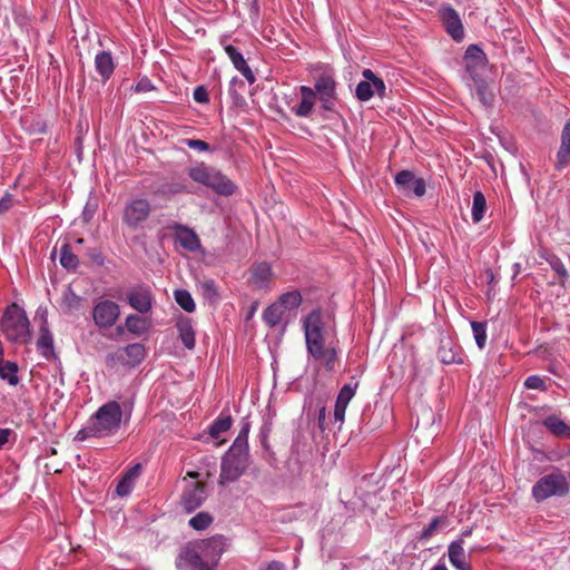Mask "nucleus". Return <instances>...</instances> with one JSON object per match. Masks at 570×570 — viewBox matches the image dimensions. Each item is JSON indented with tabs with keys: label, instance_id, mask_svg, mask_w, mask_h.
Wrapping results in <instances>:
<instances>
[{
	"label": "nucleus",
	"instance_id": "49",
	"mask_svg": "<svg viewBox=\"0 0 570 570\" xmlns=\"http://www.w3.org/2000/svg\"><path fill=\"white\" fill-rule=\"evenodd\" d=\"M132 490V483L129 478L122 476V479L118 482L116 487V492L120 497L128 495Z\"/></svg>",
	"mask_w": 570,
	"mask_h": 570
},
{
	"label": "nucleus",
	"instance_id": "54",
	"mask_svg": "<svg viewBox=\"0 0 570 570\" xmlns=\"http://www.w3.org/2000/svg\"><path fill=\"white\" fill-rule=\"evenodd\" d=\"M153 88H154V85L151 83V81L148 78H142L136 83L135 91L147 92V91L151 90Z\"/></svg>",
	"mask_w": 570,
	"mask_h": 570
},
{
	"label": "nucleus",
	"instance_id": "37",
	"mask_svg": "<svg viewBox=\"0 0 570 570\" xmlns=\"http://www.w3.org/2000/svg\"><path fill=\"white\" fill-rule=\"evenodd\" d=\"M60 264L68 271H75L79 265V259L75 255L68 244H63L60 248Z\"/></svg>",
	"mask_w": 570,
	"mask_h": 570
},
{
	"label": "nucleus",
	"instance_id": "38",
	"mask_svg": "<svg viewBox=\"0 0 570 570\" xmlns=\"http://www.w3.org/2000/svg\"><path fill=\"white\" fill-rule=\"evenodd\" d=\"M81 305V297L76 294L71 285H68L62 293V306L68 312L79 309Z\"/></svg>",
	"mask_w": 570,
	"mask_h": 570
},
{
	"label": "nucleus",
	"instance_id": "25",
	"mask_svg": "<svg viewBox=\"0 0 570 570\" xmlns=\"http://www.w3.org/2000/svg\"><path fill=\"white\" fill-rule=\"evenodd\" d=\"M124 354L126 358L122 360V363L129 367H136L145 358V346L140 343L128 344L124 347Z\"/></svg>",
	"mask_w": 570,
	"mask_h": 570
},
{
	"label": "nucleus",
	"instance_id": "63",
	"mask_svg": "<svg viewBox=\"0 0 570 570\" xmlns=\"http://www.w3.org/2000/svg\"><path fill=\"white\" fill-rule=\"evenodd\" d=\"M512 269H513V278H515L521 272V264L514 263L512 266Z\"/></svg>",
	"mask_w": 570,
	"mask_h": 570
},
{
	"label": "nucleus",
	"instance_id": "46",
	"mask_svg": "<svg viewBox=\"0 0 570 570\" xmlns=\"http://www.w3.org/2000/svg\"><path fill=\"white\" fill-rule=\"evenodd\" d=\"M440 523H445V518L435 517L431 522L422 530L420 538L426 540L433 535Z\"/></svg>",
	"mask_w": 570,
	"mask_h": 570
},
{
	"label": "nucleus",
	"instance_id": "41",
	"mask_svg": "<svg viewBox=\"0 0 570 570\" xmlns=\"http://www.w3.org/2000/svg\"><path fill=\"white\" fill-rule=\"evenodd\" d=\"M473 81H474V91L478 95L480 101L485 106L491 105L492 97L488 92L487 82L480 77H473Z\"/></svg>",
	"mask_w": 570,
	"mask_h": 570
},
{
	"label": "nucleus",
	"instance_id": "50",
	"mask_svg": "<svg viewBox=\"0 0 570 570\" xmlns=\"http://www.w3.org/2000/svg\"><path fill=\"white\" fill-rule=\"evenodd\" d=\"M184 142L190 149L198 150L202 153L208 151L210 149L209 145L200 139H185Z\"/></svg>",
	"mask_w": 570,
	"mask_h": 570
},
{
	"label": "nucleus",
	"instance_id": "53",
	"mask_svg": "<svg viewBox=\"0 0 570 570\" xmlns=\"http://www.w3.org/2000/svg\"><path fill=\"white\" fill-rule=\"evenodd\" d=\"M13 206V196L6 193L0 199V214L7 213Z\"/></svg>",
	"mask_w": 570,
	"mask_h": 570
},
{
	"label": "nucleus",
	"instance_id": "64",
	"mask_svg": "<svg viewBox=\"0 0 570 570\" xmlns=\"http://www.w3.org/2000/svg\"><path fill=\"white\" fill-rule=\"evenodd\" d=\"M431 570H448L444 563L439 562L436 563Z\"/></svg>",
	"mask_w": 570,
	"mask_h": 570
},
{
	"label": "nucleus",
	"instance_id": "5",
	"mask_svg": "<svg viewBox=\"0 0 570 570\" xmlns=\"http://www.w3.org/2000/svg\"><path fill=\"white\" fill-rule=\"evenodd\" d=\"M570 490L568 476L558 468L541 476L532 487L531 494L537 502L552 497H563Z\"/></svg>",
	"mask_w": 570,
	"mask_h": 570
},
{
	"label": "nucleus",
	"instance_id": "40",
	"mask_svg": "<svg viewBox=\"0 0 570 570\" xmlns=\"http://www.w3.org/2000/svg\"><path fill=\"white\" fill-rule=\"evenodd\" d=\"M176 303L186 312L191 313L196 308V304L190 293L186 289H177L175 292Z\"/></svg>",
	"mask_w": 570,
	"mask_h": 570
},
{
	"label": "nucleus",
	"instance_id": "48",
	"mask_svg": "<svg viewBox=\"0 0 570 570\" xmlns=\"http://www.w3.org/2000/svg\"><path fill=\"white\" fill-rule=\"evenodd\" d=\"M524 386L532 390H544V381L538 375H530L525 379Z\"/></svg>",
	"mask_w": 570,
	"mask_h": 570
},
{
	"label": "nucleus",
	"instance_id": "2",
	"mask_svg": "<svg viewBox=\"0 0 570 570\" xmlns=\"http://www.w3.org/2000/svg\"><path fill=\"white\" fill-rule=\"evenodd\" d=\"M134 410V401L127 400L119 403L110 400L100 405L89 416L86 424L77 432L76 440L112 438L130 422Z\"/></svg>",
	"mask_w": 570,
	"mask_h": 570
},
{
	"label": "nucleus",
	"instance_id": "45",
	"mask_svg": "<svg viewBox=\"0 0 570 570\" xmlns=\"http://www.w3.org/2000/svg\"><path fill=\"white\" fill-rule=\"evenodd\" d=\"M315 105V99H302V101L292 108V111L298 117H308Z\"/></svg>",
	"mask_w": 570,
	"mask_h": 570
},
{
	"label": "nucleus",
	"instance_id": "52",
	"mask_svg": "<svg viewBox=\"0 0 570 570\" xmlns=\"http://www.w3.org/2000/svg\"><path fill=\"white\" fill-rule=\"evenodd\" d=\"M87 256L91 262L97 265H102L105 263V258L101 252L97 247H90L87 249Z\"/></svg>",
	"mask_w": 570,
	"mask_h": 570
},
{
	"label": "nucleus",
	"instance_id": "33",
	"mask_svg": "<svg viewBox=\"0 0 570 570\" xmlns=\"http://www.w3.org/2000/svg\"><path fill=\"white\" fill-rule=\"evenodd\" d=\"M487 210V199L482 191L478 190L473 194L471 216L473 223H480Z\"/></svg>",
	"mask_w": 570,
	"mask_h": 570
},
{
	"label": "nucleus",
	"instance_id": "10",
	"mask_svg": "<svg viewBox=\"0 0 570 570\" xmlns=\"http://www.w3.org/2000/svg\"><path fill=\"white\" fill-rule=\"evenodd\" d=\"M120 315L119 305L110 299H102L95 304L92 308V318L99 328H110L118 321Z\"/></svg>",
	"mask_w": 570,
	"mask_h": 570
},
{
	"label": "nucleus",
	"instance_id": "42",
	"mask_svg": "<svg viewBox=\"0 0 570 570\" xmlns=\"http://www.w3.org/2000/svg\"><path fill=\"white\" fill-rule=\"evenodd\" d=\"M471 327L473 332V336L475 340V344L480 350H483L487 344V326L481 322H471Z\"/></svg>",
	"mask_w": 570,
	"mask_h": 570
},
{
	"label": "nucleus",
	"instance_id": "62",
	"mask_svg": "<svg viewBox=\"0 0 570 570\" xmlns=\"http://www.w3.org/2000/svg\"><path fill=\"white\" fill-rule=\"evenodd\" d=\"M181 191H185V186L183 184H175L168 188V193H171V194H177V193H181Z\"/></svg>",
	"mask_w": 570,
	"mask_h": 570
},
{
	"label": "nucleus",
	"instance_id": "28",
	"mask_svg": "<svg viewBox=\"0 0 570 570\" xmlns=\"http://www.w3.org/2000/svg\"><path fill=\"white\" fill-rule=\"evenodd\" d=\"M466 69L484 67L487 63V56L484 51L476 45H470L464 55Z\"/></svg>",
	"mask_w": 570,
	"mask_h": 570
},
{
	"label": "nucleus",
	"instance_id": "20",
	"mask_svg": "<svg viewBox=\"0 0 570 570\" xmlns=\"http://www.w3.org/2000/svg\"><path fill=\"white\" fill-rule=\"evenodd\" d=\"M568 166H570V121H568L562 129L561 145L557 153L556 164L558 170H561Z\"/></svg>",
	"mask_w": 570,
	"mask_h": 570
},
{
	"label": "nucleus",
	"instance_id": "12",
	"mask_svg": "<svg viewBox=\"0 0 570 570\" xmlns=\"http://www.w3.org/2000/svg\"><path fill=\"white\" fill-rule=\"evenodd\" d=\"M315 91L322 108L333 110L336 100V81L330 72H324L315 79Z\"/></svg>",
	"mask_w": 570,
	"mask_h": 570
},
{
	"label": "nucleus",
	"instance_id": "23",
	"mask_svg": "<svg viewBox=\"0 0 570 570\" xmlns=\"http://www.w3.org/2000/svg\"><path fill=\"white\" fill-rule=\"evenodd\" d=\"M438 357L443 364L461 363V356L458 348L454 346L450 338H442L438 350Z\"/></svg>",
	"mask_w": 570,
	"mask_h": 570
},
{
	"label": "nucleus",
	"instance_id": "32",
	"mask_svg": "<svg viewBox=\"0 0 570 570\" xmlns=\"http://www.w3.org/2000/svg\"><path fill=\"white\" fill-rule=\"evenodd\" d=\"M233 424L232 416L222 412L218 417L210 424L208 432L213 439H218L220 434L227 432Z\"/></svg>",
	"mask_w": 570,
	"mask_h": 570
},
{
	"label": "nucleus",
	"instance_id": "11",
	"mask_svg": "<svg viewBox=\"0 0 570 570\" xmlns=\"http://www.w3.org/2000/svg\"><path fill=\"white\" fill-rule=\"evenodd\" d=\"M206 498L205 484L191 481L183 490L179 504L186 513H191L205 502Z\"/></svg>",
	"mask_w": 570,
	"mask_h": 570
},
{
	"label": "nucleus",
	"instance_id": "9",
	"mask_svg": "<svg viewBox=\"0 0 570 570\" xmlns=\"http://www.w3.org/2000/svg\"><path fill=\"white\" fill-rule=\"evenodd\" d=\"M196 542L205 561L213 567V570H216L220 557L228 547V540L223 534H215L210 538L198 540Z\"/></svg>",
	"mask_w": 570,
	"mask_h": 570
},
{
	"label": "nucleus",
	"instance_id": "17",
	"mask_svg": "<svg viewBox=\"0 0 570 570\" xmlns=\"http://www.w3.org/2000/svg\"><path fill=\"white\" fill-rule=\"evenodd\" d=\"M224 50L235 69H237L243 75L249 85H253L256 81V77L246 62L243 53L233 45H224Z\"/></svg>",
	"mask_w": 570,
	"mask_h": 570
},
{
	"label": "nucleus",
	"instance_id": "59",
	"mask_svg": "<svg viewBox=\"0 0 570 570\" xmlns=\"http://www.w3.org/2000/svg\"><path fill=\"white\" fill-rule=\"evenodd\" d=\"M11 433L10 429H0V450L8 443Z\"/></svg>",
	"mask_w": 570,
	"mask_h": 570
},
{
	"label": "nucleus",
	"instance_id": "55",
	"mask_svg": "<svg viewBox=\"0 0 570 570\" xmlns=\"http://www.w3.org/2000/svg\"><path fill=\"white\" fill-rule=\"evenodd\" d=\"M317 425L322 431H325L327 429L326 407L324 405H321L318 409Z\"/></svg>",
	"mask_w": 570,
	"mask_h": 570
},
{
	"label": "nucleus",
	"instance_id": "24",
	"mask_svg": "<svg viewBox=\"0 0 570 570\" xmlns=\"http://www.w3.org/2000/svg\"><path fill=\"white\" fill-rule=\"evenodd\" d=\"M95 68L104 80H108L115 70V62L109 51H100L95 57Z\"/></svg>",
	"mask_w": 570,
	"mask_h": 570
},
{
	"label": "nucleus",
	"instance_id": "19",
	"mask_svg": "<svg viewBox=\"0 0 570 570\" xmlns=\"http://www.w3.org/2000/svg\"><path fill=\"white\" fill-rule=\"evenodd\" d=\"M463 543V539H458L450 543L448 548L449 560L451 564L458 570H471L466 562Z\"/></svg>",
	"mask_w": 570,
	"mask_h": 570
},
{
	"label": "nucleus",
	"instance_id": "26",
	"mask_svg": "<svg viewBox=\"0 0 570 570\" xmlns=\"http://www.w3.org/2000/svg\"><path fill=\"white\" fill-rule=\"evenodd\" d=\"M547 430L554 436L570 439V425L557 415L547 416L542 421Z\"/></svg>",
	"mask_w": 570,
	"mask_h": 570
},
{
	"label": "nucleus",
	"instance_id": "60",
	"mask_svg": "<svg viewBox=\"0 0 570 570\" xmlns=\"http://www.w3.org/2000/svg\"><path fill=\"white\" fill-rule=\"evenodd\" d=\"M140 469V465L137 464L135 466H132L131 469H129L126 474L124 475L125 478H129V480L131 481V483L134 482L135 478L137 476L138 474V471Z\"/></svg>",
	"mask_w": 570,
	"mask_h": 570
},
{
	"label": "nucleus",
	"instance_id": "36",
	"mask_svg": "<svg viewBox=\"0 0 570 570\" xmlns=\"http://www.w3.org/2000/svg\"><path fill=\"white\" fill-rule=\"evenodd\" d=\"M303 302V297L299 291H291L281 295L278 304L284 311H291L298 308Z\"/></svg>",
	"mask_w": 570,
	"mask_h": 570
},
{
	"label": "nucleus",
	"instance_id": "47",
	"mask_svg": "<svg viewBox=\"0 0 570 570\" xmlns=\"http://www.w3.org/2000/svg\"><path fill=\"white\" fill-rule=\"evenodd\" d=\"M203 295L209 299H216L218 297V291L214 281L208 279L202 283Z\"/></svg>",
	"mask_w": 570,
	"mask_h": 570
},
{
	"label": "nucleus",
	"instance_id": "18",
	"mask_svg": "<svg viewBox=\"0 0 570 570\" xmlns=\"http://www.w3.org/2000/svg\"><path fill=\"white\" fill-rule=\"evenodd\" d=\"M272 277V267L266 262L256 263L250 268V282L258 289L268 288Z\"/></svg>",
	"mask_w": 570,
	"mask_h": 570
},
{
	"label": "nucleus",
	"instance_id": "30",
	"mask_svg": "<svg viewBox=\"0 0 570 570\" xmlns=\"http://www.w3.org/2000/svg\"><path fill=\"white\" fill-rule=\"evenodd\" d=\"M18 371L19 366L16 362L0 360V379L8 382L9 385L16 386L19 384Z\"/></svg>",
	"mask_w": 570,
	"mask_h": 570
},
{
	"label": "nucleus",
	"instance_id": "1",
	"mask_svg": "<svg viewBox=\"0 0 570 570\" xmlns=\"http://www.w3.org/2000/svg\"><path fill=\"white\" fill-rule=\"evenodd\" d=\"M305 346L308 357L327 372L335 370L340 347L335 325L321 308H315L302 318Z\"/></svg>",
	"mask_w": 570,
	"mask_h": 570
},
{
	"label": "nucleus",
	"instance_id": "14",
	"mask_svg": "<svg viewBox=\"0 0 570 570\" xmlns=\"http://www.w3.org/2000/svg\"><path fill=\"white\" fill-rule=\"evenodd\" d=\"M440 17L452 39L461 41L464 38V28L458 12L452 7L445 6L440 9Z\"/></svg>",
	"mask_w": 570,
	"mask_h": 570
},
{
	"label": "nucleus",
	"instance_id": "31",
	"mask_svg": "<svg viewBox=\"0 0 570 570\" xmlns=\"http://www.w3.org/2000/svg\"><path fill=\"white\" fill-rule=\"evenodd\" d=\"M244 91H245L244 81L242 79H239L238 77H233L229 81L228 94L233 100V104L236 107H242V106L246 105V100L243 95Z\"/></svg>",
	"mask_w": 570,
	"mask_h": 570
},
{
	"label": "nucleus",
	"instance_id": "56",
	"mask_svg": "<svg viewBox=\"0 0 570 570\" xmlns=\"http://www.w3.org/2000/svg\"><path fill=\"white\" fill-rule=\"evenodd\" d=\"M346 406L335 404L334 407V420L340 423V428L344 423Z\"/></svg>",
	"mask_w": 570,
	"mask_h": 570
},
{
	"label": "nucleus",
	"instance_id": "21",
	"mask_svg": "<svg viewBox=\"0 0 570 570\" xmlns=\"http://www.w3.org/2000/svg\"><path fill=\"white\" fill-rule=\"evenodd\" d=\"M176 327L183 345L188 350H193L195 347L196 341L191 320L189 317L181 316L177 320Z\"/></svg>",
	"mask_w": 570,
	"mask_h": 570
},
{
	"label": "nucleus",
	"instance_id": "4",
	"mask_svg": "<svg viewBox=\"0 0 570 570\" xmlns=\"http://www.w3.org/2000/svg\"><path fill=\"white\" fill-rule=\"evenodd\" d=\"M0 331L13 344H28L31 341L29 318L17 303L6 307L0 321Z\"/></svg>",
	"mask_w": 570,
	"mask_h": 570
},
{
	"label": "nucleus",
	"instance_id": "22",
	"mask_svg": "<svg viewBox=\"0 0 570 570\" xmlns=\"http://www.w3.org/2000/svg\"><path fill=\"white\" fill-rule=\"evenodd\" d=\"M209 188L218 195L230 196L236 191L237 186L220 170L216 169Z\"/></svg>",
	"mask_w": 570,
	"mask_h": 570
},
{
	"label": "nucleus",
	"instance_id": "27",
	"mask_svg": "<svg viewBox=\"0 0 570 570\" xmlns=\"http://www.w3.org/2000/svg\"><path fill=\"white\" fill-rule=\"evenodd\" d=\"M216 171V168L209 167L205 165L204 163L191 167L188 170V176L196 183L202 184L206 187H210L213 176Z\"/></svg>",
	"mask_w": 570,
	"mask_h": 570
},
{
	"label": "nucleus",
	"instance_id": "6",
	"mask_svg": "<svg viewBox=\"0 0 570 570\" xmlns=\"http://www.w3.org/2000/svg\"><path fill=\"white\" fill-rule=\"evenodd\" d=\"M362 77L364 79L355 88V97L358 101H368L375 95L380 98L385 97L386 86L382 78L377 77L371 69H363Z\"/></svg>",
	"mask_w": 570,
	"mask_h": 570
},
{
	"label": "nucleus",
	"instance_id": "39",
	"mask_svg": "<svg viewBox=\"0 0 570 570\" xmlns=\"http://www.w3.org/2000/svg\"><path fill=\"white\" fill-rule=\"evenodd\" d=\"M213 517L208 512L200 511L189 519L188 524L196 531H203L213 523Z\"/></svg>",
	"mask_w": 570,
	"mask_h": 570
},
{
	"label": "nucleus",
	"instance_id": "58",
	"mask_svg": "<svg viewBox=\"0 0 570 570\" xmlns=\"http://www.w3.org/2000/svg\"><path fill=\"white\" fill-rule=\"evenodd\" d=\"M299 91L302 95V99H315L316 91L315 88H311L308 86H301Z\"/></svg>",
	"mask_w": 570,
	"mask_h": 570
},
{
	"label": "nucleus",
	"instance_id": "61",
	"mask_svg": "<svg viewBox=\"0 0 570 570\" xmlns=\"http://www.w3.org/2000/svg\"><path fill=\"white\" fill-rule=\"evenodd\" d=\"M265 570H285V566L278 561H272Z\"/></svg>",
	"mask_w": 570,
	"mask_h": 570
},
{
	"label": "nucleus",
	"instance_id": "29",
	"mask_svg": "<svg viewBox=\"0 0 570 570\" xmlns=\"http://www.w3.org/2000/svg\"><path fill=\"white\" fill-rule=\"evenodd\" d=\"M37 348L46 358H49L53 354V335L46 324L40 327Z\"/></svg>",
	"mask_w": 570,
	"mask_h": 570
},
{
	"label": "nucleus",
	"instance_id": "13",
	"mask_svg": "<svg viewBox=\"0 0 570 570\" xmlns=\"http://www.w3.org/2000/svg\"><path fill=\"white\" fill-rule=\"evenodd\" d=\"M394 181L396 187L405 195L412 191L416 197H422L426 191L424 179L416 178L411 170L399 171Z\"/></svg>",
	"mask_w": 570,
	"mask_h": 570
},
{
	"label": "nucleus",
	"instance_id": "15",
	"mask_svg": "<svg viewBox=\"0 0 570 570\" xmlns=\"http://www.w3.org/2000/svg\"><path fill=\"white\" fill-rule=\"evenodd\" d=\"M176 242L188 252H197L202 244L198 235L189 227L181 224L171 226Z\"/></svg>",
	"mask_w": 570,
	"mask_h": 570
},
{
	"label": "nucleus",
	"instance_id": "44",
	"mask_svg": "<svg viewBox=\"0 0 570 570\" xmlns=\"http://www.w3.org/2000/svg\"><path fill=\"white\" fill-rule=\"evenodd\" d=\"M357 389V383L354 385L352 384H345L341 391L338 392V395L336 397L335 404L346 406L348 405L350 401L354 397L355 392Z\"/></svg>",
	"mask_w": 570,
	"mask_h": 570
},
{
	"label": "nucleus",
	"instance_id": "3",
	"mask_svg": "<svg viewBox=\"0 0 570 570\" xmlns=\"http://www.w3.org/2000/svg\"><path fill=\"white\" fill-rule=\"evenodd\" d=\"M250 422L247 416L242 419L238 435L222 456L219 483H232L237 481L249 465L248 434Z\"/></svg>",
	"mask_w": 570,
	"mask_h": 570
},
{
	"label": "nucleus",
	"instance_id": "57",
	"mask_svg": "<svg viewBox=\"0 0 570 570\" xmlns=\"http://www.w3.org/2000/svg\"><path fill=\"white\" fill-rule=\"evenodd\" d=\"M269 433H271V425L266 423L259 430L261 443L266 449L268 448L267 439H268Z\"/></svg>",
	"mask_w": 570,
	"mask_h": 570
},
{
	"label": "nucleus",
	"instance_id": "35",
	"mask_svg": "<svg viewBox=\"0 0 570 570\" xmlns=\"http://www.w3.org/2000/svg\"><path fill=\"white\" fill-rule=\"evenodd\" d=\"M125 326L128 332L135 335H142L148 331L147 320L135 314H130L126 317Z\"/></svg>",
	"mask_w": 570,
	"mask_h": 570
},
{
	"label": "nucleus",
	"instance_id": "16",
	"mask_svg": "<svg viewBox=\"0 0 570 570\" xmlns=\"http://www.w3.org/2000/svg\"><path fill=\"white\" fill-rule=\"evenodd\" d=\"M128 304L139 313H148L153 306V295L147 287L132 288L127 294Z\"/></svg>",
	"mask_w": 570,
	"mask_h": 570
},
{
	"label": "nucleus",
	"instance_id": "34",
	"mask_svg": "<svg viewBox=\"0 0 570 570\" xmlns=\"http://www.w3.org/2000/svg\"><path fill=\"white\" fill-rule=\"evenodd\" d=\"M283 315H284V309L276 302L265 308V311L263 312V321L269 327H275L276 325H278L281 323Z\"/></svg>",
	"mask_w": 570,
	"mask_h": 570
},
{
	"label": "nucleus",
	"instance_id": "7",
	"mask_svg": "<svg viewBox=\"0 0 570 570\" xmlns=\"http://www.w3.org/2000/svg\"><path fill=\"white\" fill-rule=\"evenodd\" d=\"M178 570H213V567L205 561L197 542H190L178 553L176 559Z\"/></svg>",
	"mask_w": 570,
	"mask_h": 570
},
{
	"label": "nucleus",
	"instance_id": "51",
	"mask_svg": "<svg viewBox=\"0 0 570 570\" xmlns=\"http://www.w3.org/2000/svg\"><path fill=\"white\" fill-rule=\"evenodd\" d=\"M194 100L199 104L208 102V92L204 86H197L193 92Z\"/></svg>",
	"mask_w": 570,
	"mask_h": 570
},
{
	"label": "nucleus",
	"instance_id": "43",
	"mask_svg": "<svg viewBox=\"0 0 570 570\" xmlns=\"http://www.w3.org/2000/svg\"><path fill=\"white\" fill-rule=\"evenodd\" d=\"M547 262L549 263L551 269L554 271L556 274L560 277V283L563 285L569 278V274L561 258L552 255L547 259Z\"/></svg>",
	"mask_w": 570,
	"mask_h": 570
},
{
	"label": "nucleus",
	"instance_id": "8",
	"mask_svg": "<svg viewBox=\"0 0 570 570\" xmlns=\"http://www.w3.org/2000/svg\"><path fill=\"white\" fill-rule=\"evenodd\" d=\"M150 212L151 206L147 199L134 198L124 208L122 222L129 228L136 229L148 219Z\"/></svg>",
	"mask_w": 570,
	"mask_h": 570
}]
</instances>
